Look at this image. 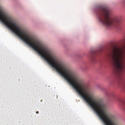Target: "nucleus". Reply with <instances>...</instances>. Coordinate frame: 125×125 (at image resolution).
<instances>
[{
    "label": "nucleus",
    "instance_id": "f257e3e1",
    "mask_svg": "<svg viewBox=\"0 0 125 125\" xmlns=\"http://www.w3.org/2000/svg\"><path fill=\"white\" fill-rule=\"evenodd\" d=\"M97 14L99 21L108 28H118L120 26V21L116 17L112 18L110 12L106 7L101 6L98 9Z\"/></svg>",
    "mask_w": 125,
    "mask_h": 125
},
{
    "label": "nucleus",
    "instance_id": "f03ea898",
    "mask_svg": "<svg viewBox=\"0 0 125 125\" xmlns=\"http://www.w3.org/2000/svg\"><path fill=\"white\" fill-rule=\"evenodd\" d=\"M90 59L91 61L93 63H94L96 61V58L95 54H92L90 57Z\"/></svg>",
    "mask_w": 125,
    "mask_h": 125
},
{
    "label": "nucleus",
    "instance_id": "7ed1b4c3",
    "mask_svg": "<svg viewBox=\"0 0 125 125\" xmlns=\"http://www.w3.org/2000/svg\"><path fill=\"white\" fill-rule=\"evenodd\" d=\"M36 113L37 114H38V111H37L36 112Z\"/></svg>",
    "mask_w": 125,
    "mask_h": 125
}]
</instances>
